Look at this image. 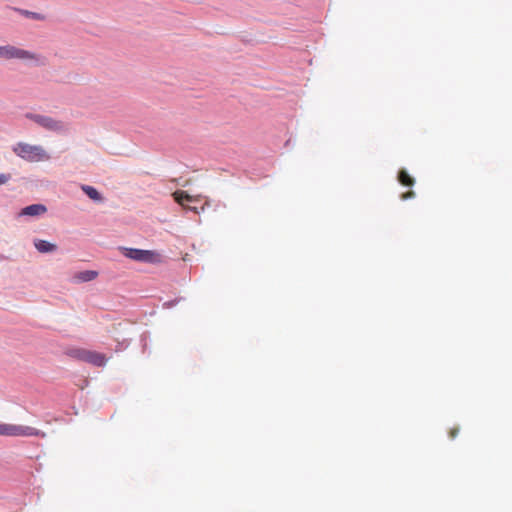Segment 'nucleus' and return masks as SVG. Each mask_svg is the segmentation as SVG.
Here are the masks:
<instances>
[{"instance_id": "obj_1", "label": "nucleus", "mask_w": 512, "mask_h": 512, "mask_svg": "<svg viewBox=\"0 0 512 512\" xmlns=\"http://www.w3.org/2000/svg\"><path fill=\"white\" fill-rule=\"evenodd\" d=\"M119 251L124 257L140 263L158 264L162 261V255L154 250L121 246Z\"/></svg>"}, {"instance_id": "obj_2", "label": "nucleus", "mask_w": 512, "mask_h": 512, "mask_svg": "<svg viewBox=\"0 0 512 512\" xmlns=\"http://www.w3.org/2000/svg\"><path fill=\"white\" fill-rule=\"evenodd\" d=\"M0 58L5 60H32L36 63V65L44 64L43 57L39 54L9 44L0 46Z\"/></svg>"}, {"instance_id": "obj_3", "label": "nucleus", "mask_w": 512, "mask_h": 512, "mask_svg": "<svg viewBox=\"0 0 512 512\" xmlns=\"http://www.w3.org/2000/svg\"><path fill=\"white\" fill-rule=\"evenodd\" d=\"M25 117L35 122L37 125L47 131H52L59 134H65L69 131V126L67 123L56 120L50 116L28 112L25 114Z\"/></svg>"}, {"instance_id": "obj_4", "label": "nucleus", "mask_w": 512, "mask_h": 512, "mask_svg": "<svg viewBox=\"0 0 512 512\" xmlns=\"http://www.w3.org/2000/svg\"><path fill=\"white\" fill-rule=\"evenodd\" d=\"M68 354L74 359L92 364L95 367H104L108 361L105 354L83 348L71 349Z\"/></svg>"}, {"instance_id": "obj_5", "label": "nucleus", "mask_w": 512, "mask_h": 512, "mask_svg": "<svg viewBox=\"0 0 512 512\" xmlns=\"http://www.w3.org/2000/svg\"><path fill=\"white\" fill-rule=\"evenodd\" d=\"M13 151L17 156L30 162L40 161L46 157V152L40 145L19 142L13 147Z\"/></svg>"}, {"instance_id": "obj_6", "label": "nucleus", "mask_w": 512, "mask_h": 512, "mask_svg": "<svg viewBox=\"0 0 512 512\" xmlns=\"http://www.w3.org/2000/svg\"><path fill=\"white\" fill-rule=\"evenodd\" d=\"M38 433L34 427L0 423V435L3 436H36Z\"/></svg>"}, {"instance_id": "obj_7", "label": "nucleus", "mask_w": 512, "mask_h": 512, "mask_svg": "<svg viewBox=\"0 0 512 512\" xmlns=\"http://www.w3.org/2000/svg\"><path fill=\"white\" fill-rule=\"evenodd\" d=\"M47 212V207L44 204L37 203L31 204L21 209L19 216L37 217Z\"/></svg>"}, {"instance_id": "obj_8", "label": "nucleus", "mask_w": 512, "mask_h": 512, "mask_svg": "<svg viewBox=\"0 0 512 512\" xmlns=\"http://www.w3.org/2000/svg\"><path fill=\"white\" fill-rule=\"evenodd\" d=\"M33 244L38 252L44 254L55 252L58 249L56 244L43 239H34Z\"/></svg>"}, {"instance_id": "obj_9", "label": "nucleus", "mask_w": 512, "mask_h": 512, "mask_svg": "<svg viewBox=\"0 0 512 512\" xmlns=\"http://www.w3.org/2000/svg\"><path fill=\"white\" fill-rule=\"evenodd\" d=\"M173 196L177 203L182 205L184 208L190 209L188 205L190 202H192V196L190 194L185 191L178 190L174 192Z\"/></svg>"}, {"instance_id": "obj_10", "label": "nucleus", "mask_w": 512, "mask_h": 512, "mask_svg": "<svg viewBox=\"0 0 512 512\" xmlns=\"http://www.w3.org/2000/svg\"><path fill=\"white\" fill-rule=\"evenodd\" d=\"M82 191L86 194L88 198H90L93 201H101L103 199L101 193L93 186L90 185H82L81 186Z\"/></svg>"}, {"instance_id": "obj_11", "label": "nucleus", "mask_w": 512, "mask_h": 512, "mask_svg": "<svg viewBox=\"0 0 512 512\" xmlns=\"http://www.w3.org/2000/svg\"><path fill=\"white\" fill-rule=\"evenodd\" d=\"M14 10L26 18H30V19L37 20V21L45 20V15L38 13V12H33V11L20 9V8H15Z\"/></svg>"}, {"instance_id": "obj_12", "label": "nucleus", "mask_w": 512, "mask_h": 512, "mask_svg": "<svg viewBox=\"0 0 512 512\" xmlns=\"http://www.w3.org/2000/svg\"><path fill=\"white\" fill-rule=\"evenodd\" d=\"M398 181L404 185V186H413L415 183V180L413 177H411L408 172L404 169L400 170L398 173Z\"/></svg>"}, {"instance_id": "obj_13", "label": "nucleus", "mask_w": 512, "mask_h": 512, "mask_svg": "<svg viewBox=\"0 0 512 512\" xmlns=\"http://www.w3.org/2000/svg\"><path fill=\"white\" fill-rule=\"evenodd\" d=\"M98 273L94 270H85L79 273V279L83 282H89L97 277Z\"/></svg>"}, {"instance_id": "obj_14", "label": "nucleus", "mask_w": 512, "mask_h": 512, "mask_svg": "<svg viewBox=\"0 0 512 512\" xmlns=\"http://www.w3.org/2000/svg\"><path fill=\"white\" fill-rule=\"evenodd\" d=\"M185 300V298L183 297H176L172 300H168V301H165L163 303V307L164 308H173L174 306H176L180 301H183Z\"/></svg>"}, {"instance_id": "obj_15", "label": "nucleus", "mask_w": 512, "mask_h": 512, "mask_svg": "<svg viewBox=\"0 0 512 512\" xmlns=\"http://www.w3.org/2000/svg\"><path fill=\"white\" fill-rule=\"evenodd\" d=\"M11 179V174L0 173V185L6 184Z\"/></svg>"}, {"instance_id": "obj_16", "label": "nucleus", "mask_w": 512, "mask_h": 512, "mask_svg": "<svg viewBox=\"0 0 512 512\" xmlns=\"http://www.w3.org/2000/svg\"><path fill=\"white\" fill-rule=\"evenodd\" d=\"M198 202H202V197H200V196L195 197L194 196V207H193L194 213H198L199 212Z\"/></svg>"}, {"instance_id": "obj_17", "label": "nucleus", "mask_w": 512, "mask_h": 512, "mask_svg": "<svg viewBox=\"0 0 512 512\" xmlns=\"http://www.w3.org/2000/svg\"><path fill=\"white\" fill-rule=\"evenodd\" d=\"M458 434H459V428L458 427H454V428H451L449 430V437L451 439H455Z\"/></svg>"}, {"instance_id": "obj_18", "label": "nucleus", "mask_w": 512, "mask_h": 512, "mask_svg": "<svg viewBox=\"0 0 512 512\" xmlns=\"http://www.w3.org/2000/svg\"><path fill=\"white\" fill-rule=\"evenodd\" d=\"M414 196H415V192H414V191H412V190H410V191H408V192H406V193H403V194L401 195V199H402V200H407V199L413 198Z\"/></svg>"}, {"instance_id": "obj_19", "label": "nucleus", "mask_w": 512, "mask_h": 512, "mask_svg": "<svg viewBox=\"0 0 512 512\" xmlns=\"http://www.w3.org/2000/svg\"><path fill=\"white\" fill-rule=\"evenodd\" d=\"M128 344H129V343H128V342H126V341H123L122 343H119V346H120V347H119V348H117V349H116V351H120V350H122V349L126 348V347L128 346Z\"/></svg>"}, {"instance_id": "obj_20", "label": "nucleus", "mask_w": 512, "mask_h": 512, "mask_svg": "<svg viewBox=\"0 0 512 512\" xmlns=\"http://www.w3.org/2000/svg\"><path fill=\"white\" fill-rule=\"evenodd\" d=\"M205 204H207V201H206L204 198H202V202H198V206H199V209H200L201 211H203V210H204V205H205Z\"/></svg>"}]
</instances>
